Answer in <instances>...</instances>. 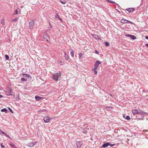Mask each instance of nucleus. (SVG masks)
<instances>
[{
    "label": "nucleus",
    "mask_w": 148,
    "mask_h": 148,
    "mask_svg": "<svg viewBox=\"0 0 148 148\" xmlns=\"http://www.w3.org/2000/svg\"><path fill=\"white\" fill-rule=\"evenodd\" d=\"M132 112L134 116L136 115V117L140 120H143L144 119L146 114V112L140 110L133 109Z\"/></svg>",
    "instance_id": "nucleus-1"
},
{
    "label": "nucleus",
    "mask_w": 148,
    "mask_h": 148,
    "mask_svg": "<svg viewBox=\"0 0 148 148\" xmlns=\"http://www.w3.org/2000/svg\"><path fill=\"white\" fill-rule=\"evenodd\" d=\"M61 75V73L59 71L58 72L52 74V78L55 81L58 80L59 78L60 77Z\"/></svg>",
    "instance_id": "nucleus-2"
},
{
    "label": "nucleus",
    "mask_w": 148,
    "mask_h": 148,
    "mask_svg": "<svg viewBox=\"0 0 148 148\" xmlns=\"http://www.w3.org/2000/svg\"><path fill=\"white\" fill-rule=\"evenodd\" d=\"M5 94L8 96H13L14 97V95H13L12 93V88L11 87H8L7 88L5 92Z\"/></svg>",
    "instance_id": "nucleus-3"
},
{
    "label": "nucleus",
    "mask_w": 148,
    "mask_h": 148,
    "mask_svg": "<svg viewBox=\"0 0 148 148\" xmlns=\"http://www.w3.org/2000/svg\"><path fill=\"white\" fill-rule=\"evenodd\" d=\"M101 62L99 61H96L94 65V69L97 70L98 68L99 64L101 63Z\"/></svg>",
    "instance_id": "nucleus-4"
},
{
    "label": "nucleus",
    "mask_w": 148,
    "mask_h": 148,
    "mask_svg": "<svg viewBox=\"0 0 148 148\" xmlns=\"http://www.w3.org/2000/svg\"><path fill=\"white\" fill-rule=\"evenodd\" d=\"M121 22L123 23H129L131 24H133V23L132 22L124 18H123L121 20Z\"/></svg>",
    "instance_id": "nucleus-5"
},
{
    "label": "nucleus",
    "mask_w": 148,
    "mask_h": 148,
    "mask_svg": "<svg viewBox=\"0 0 148 148\" xmlns=\"http://www.w3.org/2000/svg\"><path fill=\"white\" fill-rule=\"evenodd\" d=\"M83 144V142L81 141H78L76 142V145L77 148H81Z\"/></svg>",
    "instance_id": "nucleus-6"
},
{
    "label": "nucleus",
    "mask_w": 148,
    "mask_h": 148,
    "mask_svg": "<svg viewBox=\"0 0 148 148\" xmlns=\"http://www.w3.org/2000/svg\"><path fill=\"white\" fill-rule=\"evenodd\" d=\"M43 120L45 123H48L50 120L48 116H46L44 117Z\"/></svg>",
    "instance_id": "nucleus-7"
},
{
    "label": "nucleus",
    "mask_w": 148,
    "mask_h": 148,
    "mask_svg": "<svg viewBox=\"0 0 148 148\" xmlns=\"http://www.w3.org/2000/svg\"><path fill=\"white\" fill-rule=\"evenodd\" d=\"M34 22L33 21H32L29 23V28L30 29H32L33 28L34 25Z\"/></svg>",
    "instance_id": "nucleus-8"
},
{
    "label": "nucleus",
    "mask_w": 148,
    "mask_h": 148,
    "mask_svg": "<svg viewBox=\"0 0 148 148\" xmlns=\"http://www.w3.org/2000/svg\"><path fill=\"white\" fill-rule=\"evenodd\" d=\"M36 142L34 143H30L27 144V146L28 147H31L34 146L36 143Z\"/></svg>",
    "instance_id": "nucleus-9"
},
{
    "label": "nucleus",
    "mask_w": 148,
    "mask_h": 148,
    "mask_svg": "<svg viewBox=\"0 0 148 148\" xmlns=\"http://www.w3.org/2000/svg\"><path fill=\"white\" fill-rule=\"evenodd\" d=\"M134 10V8H128L126 9V10L128 11L129 13L132 12Z\"/></svg>",
    "instance_id": "nucleus-10"
},
{
    "label": "nucleus",
    "mask_w": 148,
    "mask_h": 148,
    "mask_svg": "<svg viewBox=\"0 0 148 148\" xmlns=\"http://www.w3.org/2000/svg\"><path fill=\"white\" fill-rule=\"evenodd\" d=\"M44 38L46 39L47 41H48V39L49 38V35H48L47 33H45L44 35Z\"/></svg>",
    "instance_id": "nucleus-11"
},
{
    "label": "nucleus",
    "mask_w": 148,
    "mask_h": 148,
    "mask_svg": "<svg viewBox=\"0 0 148 148\" xmlns=\"http://www.w3.org/2000/svg\"><path fill=\"white\" fill-rule=\"evenodd\" d=\"M64 58L66 60H68L69 58V56L67 54V53H66V52H64Z\"/></svg>",
    "instance_id": "nucleus-12"
},
{
    "label": "nucleus",
    "mask_w": 148,
    "mask_h": 148,
    "mask_svg": "<svg viewBox=\"0 0 148 148\" xmlns=\"http://www.w3.org/2000/svg\"><path fill=\"white\" fill-rule=\"evenodd\" d=\"M110 145V143L108 142H107L103 144L102 145L103 147L105 148L108 146Z\"/></svg>",
    "instance_id": "nucleus-13"
},
{
    "label": "nucleus",
    "mask_w": 148,
    "mask_h": 148,
    "mask_svg": "<svg viewBox=\"0 0 148 148\" xmlns=\"http://www.w3.org/2000/svg\"><path fill=\"white\" fill-rule=\"evenodd\" d=\"M23 76L25 77H27L29 78H32L31 76L27 73H24L22 74Z\"/></svg>",
    "instance_id": "nucleus-14"
},
{
    "label": "nucleus",
    "mask_w": 148,
    "mask_h": 148,
    "mask_svg": "<svg viewBox=\"0 0 148 148\" xmlns=\"http://www.w3.org/2000/svg\"><path fill=\"white\" fill-rule=\"evenodd\" d=\"M35 98L38 101L41 100L42 99V97L37 95L35 96Z\"/></svg>",
    "instance_id": "nucleus-15"
},
{
    "label": "nucleus",
    "mask_w": 148,
    "mask_h": 148,
    "mask_svg": "<svg viewBox=\"0 0 148 148\" xmlns=\"http://www.w3.org/2000/svg\"><path fill=\"white\" fill-rule=\"evenodd\" d=\"M1 112H5V113H7L8 112V110L6 108H3L1 110Z\"/></svg>",
    "instance_id": "nucleus-16"
},
{
    "label": "nucleus",
    "mask_w": 148,
    "mask_h": 148,
    "mask_svg": "<svg viewBox=\"0 0 148 148\" xmlns=\"http://www.w3.org/2000/svg\"><path fill=\"white\" fill-rule=\"evenodd\" d=\"M54 17L56 18H58L60 19L61 21H62V20L61 18L57 14H55L54 15Z\"/></svg>",
    "instance_id": "nucleus-17"
},
{
    "label": "nucleus",
    "mask_w": 148,
    "mask_h": 148,
    "mask_svg": "<svg viewBox=\"0 0 148 148\" xmlns=\"http://www.w3.org/2000/svg\"><path fill=\"white\" fill-rule=\"evenodd\" d=\"M93 37L96 39H99V37L97 35L94 34L92 35Z\"/></svg>",
    "instance_id": "nucleus-18"
},
{
    "label": "nucleus",
    "mask_w": 148,
    "mask_h": 148,
    "mask_svg": "<svg viewBox=\"0 0 148 148\" xmlns=\"http://www.w3.org/2000/svg\"><path fill=\"white\" fill-rule=\"evenodd\" d=\"M74 52V51L72 49H71V51L70 53H71V55L72 57H73Z\"/></svg>",
    "instance_id": "nucleus-19"
},
{
    "label": "nucleus",
    "mask_w": 148,
    "mask_h": 148,
    "mask_svg": "<svg viewBox=\"0 0 148 148\" xmlns=\"http://www.w3.org/2000/svg\"><path fill=\"white\" fill-rule=\"evenodd\" d=\"M123 117L127 120H130V116H127L125 117V115H123Z\"/></svg>",
    "instance_id": "nucleus-20"
},
{
    "label": "nucleus",
    "mask_w": 148,
    "mask_h": 148,
    "mask_svg": "<svg viewBox=\"0 0 148 148\" xmlns=\"http://www.w3.org/2000/svg\"><path fill=\"white\" fill-rule=\"evenodd\" d=\"M19 8H17L15 11V14H18L19 13Z\"/></svg>",
    "instance_id": "nucleus-21"
},
{
    "label": "nucleus",
    "mask_w": 148,
    "mask_h": 148,
    "mask_svg": "<svg viewBox=\"0 0 148 148\" xmlns=\"http://www.w3.org/2000/svg\"><path fill=\"white\" fill-rule=\"evenodd\" d=\"M10 145L13 147L12 148H17V147L13 143L10 144Z\"/></svg>",
    "instance_id": "nucleus-22"
},
{
    "label": "nucleus",
    "mask_w": 148,
    "mask_h": 148,
    "mask_svg": "<svg viewBox=\"0 0 148 148\" xmlns=\"http://www.w3.org/2000/svg\"><path fill=\"white\" fill-rule=\"evenodd\" d=\"M130 37L132 40H135L136 39V37L134 35H131Z\"/></svg>",
    "instance_id": "nucleus-23"
},
{
    "label": "nucleus",
    "mask_w": 148,
    "mask_h": 148,
    "mask_svg": "<svg viewBox=\"0 0 148 148\" xmlns=\"http://www.w3.org/2000/svg\"><path fill=\"white\" fill-rule=\"evenodd\" d=\"M104 43L105 44V45L106 47H108L110 45V44L108 42H104Z\"/></svg>",
    "instance_id": "nucleus-24"
},
{
    "label": "nucleus",
    "mask_w": 148,
    "mask_h": 148,
    "mask_svg": "<svg viewBox=\"0 0 148 148\" xmlns=\"http://www.w3.org/2000/svg\"><path fill=\"white\" fill-rule=\"evenodd\" d=\"M92 70L94 71V73L95 74L97 75V72L96 71V70H94V68L92 69Z\"/></svg>",
    "instance_id": "nucleus-25"
},
{
    "label": "nucleus",
    "mask_w": 148,
    "mask_h": 148,
    "mask_svg": "<svg viewBox=\"0 0 148 148\" xmlns=\"http://www.w3.org/2000/svg\"><path fill=\"white\" fill-rule=\"evenodd\" d=\"M21 80L22 81H27V79L26 78H24V77H23L21 78Z\"/></svg>",
    "instance_id": "nucleus-26"
},
{
    "label": "nucleus",
    "mask_w": 148,
    "mask_h": 148,
    "mask_svg": "<svg viewBox=\"0 0 148 148\" xmlns=\"http://www.w3.org/2000/svg\"><path fill=\"white\" fill-rule=\"evenodd\" d=\"M5 58L7 60H8L9 59V56L7 55H5Z\"/></svg>",
    "instance_id": "nucleus-27"
},
{
    "label": "nucleus",
    "mask_w": 148,
    "mask_h": 148,
    "mask_svg": "<svg viewBox=\"0 0 148 148\" xmlns=\"http://www.w3.org/2000/svg\"><path fill=\"white\" fill-rule=\"evenodd\" d=\"M60 2L61 3L63 4H65L66 3V2L65 0H60Z\"/></svg>",
    "instance_id": "nucleus-28"
},
{
    "label": "nucleus",
    "mask_w": 148,
    "mask_h": 148,
    "mask_svg": "<svg viewBox=\"0 0 148 148\" xmlns=\"http://www.w3.org/2000/svg\"><path fill=\"white\" fill-rule=\"evenodd\" d=\"M16 99L17 100H20V98L19 96V94H18L17 96L16 97Z\"/></svg>",
    "instance_id": "nucleus-29"
},
{
    "label": "nucleus",
    "mask_w": 148,
    "mask_h": 148,
    "mask_svg": "<svg viewBox=\"0 0 148 148\" xmlns=\"http://www.w3.org/2000/svg\"><path fill=\"white\" fill-rule=\"evenodd\" d=\"M7 138H9V139H10V137L8 135V134H6L5 133H4V134H3Z\"/></svg>",
    "instance_id": "nucleus-30"
},
{
    "label": "nucleus",
    "mask_w": 148,
    "mask_h": 148,
    "mask_svg": "<svg viewBox=\"0 0 148 148\" xmlns=\"http://www.w3.org/2000/svg\"><path fill=\"white\" fill-rule=\"evenodd\" d=\"M82 56V54L81 53H80L79 54V59L81 58Z\"/></svg>",
    "instance_id": "nucleus-31"
},
{
    "label": "nucleus",
    "mask_w": 148,
    "mask_h": 148,
    "mask_svg": "<svg viewBox=\"0 0 148 148\" xmlns=\"http://www.w3.org/2000/svg\"><path fill=\"white\" fill-rule=\"evenodd\" d=\"M17 20H18V18H16L12 20V21L13 22H14V21H17Z\"/></svg>",
    "instance_id": "nucleus-32"
},
{
    "label": "nucleus",
    "mask_w": 148,
    "mask_h": 148,
    "mask_svg": "<svg viewBox=\"0 0 148 148\" xmlns=\"http://www.w3.org/2000/svg\"><path fill=\"white\" fill-rule=\"evenodd\" d=\"M8 109L12 113H13V112L12 110L10 108L8 107Z\"/></svg>",
    "instance_id": "nucleus-33"
},
{
    "label": "nucleus",
    "mask_w": 148,
    "mask_h": 148,
    "mask_svg": "<svg viewBox=\"0 0 148 148\" xmlns=\"http://www.w3.org/2000/svg\"><path fill=\"white\" fill-rule=\"evenodd\" d=\"M3 143H1V147L2 148H5V146L4 145H3Z\"/></svg>",
    "instance_id": "nucleus-34"
},
{
    "label": "nucleus",
    "mask_w": 148,
    "mask_h": 148,
    "mask_svg": "<svg viewBox=\"0 0 148 148\" xmlns=\"http://www.w3.org/2000/svg\"><path fill=\"white\" fill-rule=\"evenodd\" d=\"M87 132V131L86 130H84L82 131V133L84 134H86Z\"/></svg>",
    "instance_id": "nucleus-35"
},
{
    "label": "nucleus",
    "mask_w": 148,
    "mask_h": 148,
    "mask_svg": "<svg viewBox=\"0 0 148 148\" xmlns=\"http://www.w3.org/2000/svg\"><path fill=\"white\" fill-rule=\"evenodd\" d=\"M46 110L45 109H43V110H40L39 112H44V111H46Z\"/></svg>",
    "instance_id": "nucleus-36"
},
{
    "label": "nucleus",
    "mask_w": 148,
    "mask_h": 148,
    "mask_svg": "<svg viewBox=\"0 0 148 148\" xmlns=\"http://www.w3.org/2000/svg\"><path fill=\"white\" fill-rule=\"evenodd\" d=\"M0 133H2L3 134H4V132L2 131V130L0 129Z\"/></svg>",
    "instance_id": "nucleus-37"
},
{
    "label": "nucleus",
    "mask_w": 148,
    "mask_h": 148,
    "mask_svg": "<svg viewBox=\"0 0 148 148\" xmlns=\"http://www.w3.org/2000/svg\"><path fill=\"white\" fill-rule=\"evenodd\" d=\"M115 145V144H111L110 143V145H110V146H111V147H112V146H114Z\"/></svg>",
    "instance_id": "nucleus-38"
},
{
    "label": "nucleus",
    "mask_w": 148,
    "mask_h": 148,
    "mask_svg": "<svg viewBox=\"0 0 148 148\" xmlns=\"http://www.w3.org/2000/svg\"><path fill=\"white\" fill-rule=\"evenodd\" d=\"M95 51L96 53L97 54L99 53V51H97V50H95Z\"/></svg>",
    "instance_id": "nucleus-39"
},
{
    "label": "nucleus",
    "mask_w": 148,
    "mask_h": 148,
    "mask_svg": "<svg viewBox=\"0 0 148 148\" xmlns=\"http://www.w3.org/2000/svg\"><path fill=\"white\" fill-rule=\"evenodd\" d=\"M143 92H148V90H143Z\"/></svg>",
    "instance_id": "nucleus-40"
},
{
    "label": "nucleus",
    "mask_w": 148,
    "mask_h": 148,
    "mask_svg": "<svg viewBox=\"0 0 148 148\" xmlns=\"http://www.w3.org/2000/svg\"><path fill=\"white\" fill-rule=\"evenodd\" d=\"M107 1L110 3H111L112 1L110 0H107Z\"/></svg>",
    "instance_id": "nucleus-41"
},
{
    "label": "nucleus",
    "mask_w": 148,
    "mask_h": 148,
    "mask_svg": "<svg viewBox=\"0 0 148 148\" xmlns=\"http://www.w3.org/2000/svg\"><path fill=\"white\" fill-rule=\"evenodd\" d=\"M131 35L129 34L125 35V36H126L130 37Z\"/></svg>",
    "instance_id": "nucleus-42"
},
{
    "label": "nucleus",
    "mask_w": 148,
    "mask_h": 148,
    "mask_svg": "<svg viewBox=\"0 0 148 148\" xmlns=\"http://www.w3.org/2000/svg\"><path fill=\"white\" fill-rule=\"evenodd\" d=\"M145 38L146 39H148V36H145Z\"/></svg>",
    "instance_id": "nucleus-43"
},
{
    "label": "nucleus",
    "mask_w": 148,
    "mask_h": 148,
    "mask_svg": "<svg viewBox=\"0 0 148 148\" xmlns=\"http://www.w3.org/2000/svg\"><path fill=\"white\" fill-rule=\"evenodd\" d=\"M3 97V96L1 95L0 94V98H2Z\"/></svg>",
    "instance_id": "nucleus-44"
},
{
    "label": "nucleus",
    "mask_w": 148,
    "mask_h": 148,
    "mask_svg": "<svg viewBox=\"0 0 148 148\" xmlns=\"http://www.w3.org/2000/svg\"><path fill=\"white\" fill-rule=\"evenodd\" d=\"M148 130H143V131L145 132H148Z\"/></svg>",
    "instance_id": "nucleus-45"
},
{
    "label": "nucleus",
    "mask_w": 148,
    "mask_h": 148,
    "mask_svg": "<svg viewBox=\"0 0 148 148\" xmlns=\"http://www.w3.org/2000/svg\"><path fill=\"white\" fill-rule=\"evenodd\" d=\"M145 45L147 47H148V44H145Z\"/></svg>",
    "instance_id": "nucleus-46"
},
{
    "label": "nucleus",
    "mask_w": 148,
    "mask_h": 148,
    "mask_svg": "<svg viewBox=\"0 0 148 148\" xmlns=\"http://www.w3.org/2000/svg\"><path fill=\"white\" fill-rule=\"evenodd\" d=\"M109 95L111 96V97H113V95H112V94H109Z\"/></svg>",
    "instance_id": "nucleus-47"
},
{
    "label": "nucleus",
    "mask_w": 148,
    "mask_h": 148,
    "mask_svg": "<svg viewBox=\"0 0 148 148\" xmlns=\"http://www.w3.org/2000/svg\"><path fill=\"white\" fill-rule=\"evenodd\" d=\"M110 107H111V108H112V107L111 106H108L107 107V108H110Z\"/></svg>",
    "instance_id": "nucleus-48"
},
{
    "label": "nucleus",
    "mask_w": 148,
    "mask_h": 148,
    "mask_svg": "<svg viewBox=\"0 0 148 148\" xmlns=\"http://www.w3.org/2000/svg\"><path fill=\"white\" fill-rule=\"evenodd\" d=\"M111 3H115H115L114 2L112 1Z\"/></svg>",
    "instance_id": "nucleus-49"
},
{
    "label": "nucleus",
    "mask_w": 148,
    "mask_h": 148,
    "mask_svg": "<svg viewBox=\"0 0 148 148\" xmlns=\"http://www.w3.org/2000/svg\"><path fill=\"white\" fill-rule=\"evenodd\" d=\"M2 87L1 86H0V90H2Z\"/></svg>",
    "instance_id": "nucleus-50"
},
{
    "label": "nucleus",
    "mask_w": 148,
    "mask_h": 148,
    "mask_svg": "<svg viewBox=\"0 0 148 148\" xmlns=\"http://www.w3.org/2000/svg\"><path fill=\"white\" fill-rule=\"evenodd\" d=\"M3 23H4V22L3 21H2L1 22V23L2 24H3Z\"/></svg>",
    "instance_id": "nucleus-51"
},
{
    "label": "nucleus",
    "mask_w": 148,
    "mask_h": 148,
    "mask_svg": "<svg viewBox=\"0 0 148 148\" xmlns=\"http://www.w3.org/2000/svg\"><path fill=\"white\" fill-rule=\"evenodd\" d=\"M49 25H50V26H51V28H52V27H51V23H49Z\"/></svg>",
    "instance_id": "nucleus-52"
},
{
    "label": "nucleus",
    "mask_w": 148,
    "mask_h": 148,
    "mask_svg": "<svg viewBox=\"0 0 148 148\" xmlns=\"http://www.w3.org/2000/svg\"><path fill=\"white\" fill-rule=\"evenodd\" d=\"M59 62H61V63H62V61H60Z\"/></svg>",
    "instance_id": "nucleus-53"
},
{
    "label": "nucleus",
    "mask_w": 148,
    "mask_h": 148,
    "mask_svg": "<svg viewBox=\"0 0 148 148\" xmlns=\"http://www.w3.org/2000/svg\"><path fill=\"white\" fill-rule=\"evenodd\" d=\"M60 64L61 65H62V64H62V63H60Z\"/></svg>",
    "instance_id": "nucleus-54"
},
{
    "label": "nucleus",
    "mask_w": 148,
    "mask_h": 148,
    "mask_svg": "<svg viewBox=\"0 0 148 148\" xmlns=\"http://www.w3.org/2000/svg\"><path fill=\"white\" fill-rule=\"evenodd\" d=\"M140 116H141V115H140V116H139V117H140Z\"/></svg>",
    "instance_id": "nucleus-55"
}]
</instances>
